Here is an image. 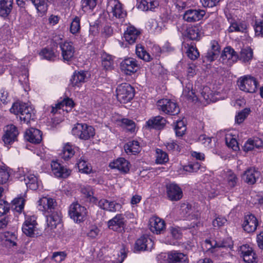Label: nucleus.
<instances>
[{"instance_id": "nucleus-24", "label": "nucleus", "mask_w": 263, "mask_h": 263, "mask_svg": "<svg viewBox=\"0 0 263 263\" xmlns=\"http://www.w3.org/2000/svg\"><path fill=\"white\" fill-rule=\"evenodd\" d=\"M98 206L103 209L109 212H115L121 209V205L114 201H110L105 199H101L98 202Z\"/></svg>"}, {"instance_id": "nucleus-6", "label": "nucleus", "mask_w": 263, "mask_h": 263, "mask_svg": "<svg viewBox=\"0 0 263 263\" xmlns=\"http://www.w3.org/2000/svg\"><path fill=\"white\" fill-rule=\"evenodd\" d=\"M69 214L76 222L80 223L85 219L86 209L78 203H73L69 207Z\"/></svg>"}, {"instance_id": "nucleus-29", "label": "nucleus", "mask_w": 263, "mask_h": 263, "mask_svg": "<svg viewBox=\"0 0 263 263\" xmlns=\"http://www.w3.org/2000/svg\"><path fill=\"white\" fill-rule=\"evenodd\" d=\"M165 123V119L160 116H158L149 119L146 122V126L151 128L160 129L162 128Z\"/></svg>"}, {"instance_id": "nucleus-38", "label": "nucleus", "mask_w": 263, "mask_h": 263, "mask_svg": "<svg viewBox=\"0 0 263 263\" xmlns=\"http://www.w3.org/2000/svg\"><path fill=\"white\" fill-rule=\"evenodd\" d=\"M86 78V73L84 71L75 72L70 79L72 86H79L82 83L85 82Z\"/></svg>"}, {"instance_id": "nucleus-1", "label": "nucleus", "mask_w": 263, "mask_h": 263, "mask_svg": "<svg viewBox=\"0 0 263 263\" xmlns=\"http://www.w3.org/2000/svg\"><path fill=\"white\" fill-rule=\"evenodd\" d=\"M10 111L14 115H19L20 120L26 123H28L34 115L33 107L28 103L21 102L14 103Z\"/></svg>"}, {"instance_id": "nucleus-30", "label": "nucleus", "mask_w": 263, "mask_h": 263, "mask_svg": "<svg viewBox=\"0 0 263 263\" xmlns=\"http://www.w3.org/2000/svg\"><path fill=\"white\" fill-rule=\"evenodd\" d=\"M51 213V214L47 215V224L51 229H53L61 222V214L58 212L52 211Z\"/></svg>"}, {"instance_id": "nucleus-64", "label": "nucleus", "mask_w": 263, "mask_h": 263, "mask_svg": "<svg viewBox=\"0 0 263 263\" xmlns=\"http://www.w3.org/2000/svg\"><path fill=\"white\" fill-rule=\"evenodd\" d=\"M170 233L172 237L176 239H179L181 236V233L180 230L178 227H171L170 228Z\"/></svg>"}, {"instance_id": "nucleus-21", "label": "nucleus", "mask_w": 263, "mask_h": 263, "mask_svg": "<svg viewBox=\"0 0 263 263\" xmlns=\"http://www.w3.org/2000/svg\"><path fill=\"white\" fill-rule=\"evenodd\" d=\"M109 166L116 168L123 173H127L130 167L129 162L123 158H119L110 163Z\"/></svg>"}, {"instance_id": "nucleus-34", "label": "nucleus", "mask_w": 263, "mask_h": 263, "mask_svg": "<svg viewBox=\"0 0 263 263\" xmlns=\"http://www.w3.org/2000/svg\"><path fill=\"white\" fill-rule=\"evenodd\" d=\"M13 0L0 1V15L7 17L12 9Z\"/></svg>"}, {"instance_id": "nucleus-7", "label": "nucleus", "mask_w": 263, "mask_h": 263, "mask_svg": "<svg viewBox=\"0 0 263 263\" xmlns=\"http://www.w3.org/2000/svg\"><path fill=\"white\" fill-rule=\"evenodd\" d=\"M126 220L124 216L121 214H117L107 221V227L114 231L122 233L124 231Z\"/></svg>"}, {"instance_id": "nucleus-8", "label": "nucleus", "mask_w": 263, "mask_h": 263, "mask_svg": "<svg viewBox=\"0 0 263 263\" xmlns=\"http://www.w3.org/2000/svg\"><path fill=\"white\" fill-rule=\"evenodd\" d=\"M18 131L17 127L13 124L7 125L4 129V134L3 136V141L4 145L8 147L17 140Z\"/></svg>"}, {"instance_id": "nucleus-58", "label": "nucleus", "mask_w": 263, "mask_h": 263, "mask_svg": "<svg viewBox=\"0 0 263 263\" xmlns=\"http://www.w3.org/2000/svg\"><path fill=\"white\" fill-rule=\"evenodd\" d=\"M191 88L190 85L186 87L183 90V95L193 101H197L198 99L197 97L192 89L190 90Z\"/></svg>"}, {"instance_id": "nucleus-51", "label": "nucleus", "mask_w": 263, "mask_h": 263, "mask_svg": "<svg viewBox=\"0 0 263 263\" xmlns=\"http://www.w3.org/2000/svg\"><path fill=\"white\" fill-rule=\"evenodd\" d=\"M81 29L80 18L78 16H76L71 23L70 30L72 34L78 33Z\"/></svg>"}, {"instance_id": "nucleus-10", "label": "nucleus", "mask_w": 263, "mask_h": 263, "mask_svg": "<svg viewBox=\"0 0 263 263\" xmlns=\"http://www.w3.org/2000/svg\"><path fill=\"white\" fill-rule=\"evenodd\" d=\"M37 225L35 216L27 217L22 226L23 232L28 236L34 237L37 231Z\"/></svg>"}, {"instance_id": "nucleus-22", "label": "nucleus", "mask_w": 263, "mask_h": 263, "mask_svg": "<svg viewBox=\"0 0 263 263\" xmlns=\"http://www.w3.org/2000/svg\"><path fill=\"white\" fill-rule=\"evenodd\" d=\"M150 229L157 234H160L165 229L164 221L157 217H153L149 220Z\"/></svg>"}, {"instance_id": "nucleus-62", "label": "nucleus", "mask_w": 263, "mask_h": 263, "mask_svg": "<svg viewBox=\"0 0 263 263\" xmlns=\"http://www.w3.org/2000/svg\"><path fill=\"white\" fill-rule=\"evenodd\" d=\"M254 30L256 35L263 37V22L256 21Z\"/></svg>"}, {"instance_id": "nucleus-18", "label": "nucleus", "mask_w": 263, "mask_h": 263, "mask_svg": "<svg viewBox=\"0 0 263 263\" xmlns=\"http://www.w3.org/2000/svg\"><path fill=\"white\" fill-rule=\"evenodd\" d=\"M204 15V10L190 9L185 12L183 19L187 22H194L200 20Z\"/></svg>"}, {"instance_id": "nucleus-5", "label": "nucleus", "mask_w": 263, "mask_h": 263, "mask_svg": "<svg viewBox=\"0 0 263 263\" xmlns=\"http://www.w3.org/2000/svg\"><path fill=\"white\" fill-rule=\"evenodd\" d=\"M116 93L118 100L122 103L130 101L135 95L134 88L127 83L119 85L116 89Z\"/></svg>"}, {"instance_id": "nucleus-20", "label": "nucleus", "mask_w": 263, "mask_h": 263, "mask_svg": "<svg viewBox=\"0 0 263 263\" xmlns=\"http://www.w3.org/2000/svg\"><path fill=\"white\" fill-rule=\"evenodd\" d=\"M233 247V242L230 238H227L222 240L215 241V253L218 254L219 251L221 250V254L223 256L228 253V248H232Z\"/></svg>"}, {"instance_id": "nucleus-42", "label": "nucleus", "mask_w": 263, "mask_h": 263, "mask_svg": "<svg viewBox=\"0 0 263 263\" xmlns=\"http://www.w3.org/2000/svg\"><path fill=\"white\" fill-rule=\"evenodd\" d=\"M136 52L139 58L146 62H149L152 59L151 55L140 45H137Z\"/></svg>"}, {"instance_id": "nucleus-28", "label": "nucleus", "mask_w": 263, "mask_h": 263, "mask_svg": "<svg viewBox=\"0 0 263 263\" xmlns=\"http://www.w3.org/2000/svg\"><path fill=\"white\" fill-rule=\"evenodd\" d=\"M168 262L188 263V259L186 255L184 254L174 251L168 254Z\"/></svg>"}, {"instance_id": "nucleus-40", "label": "nucleus", "mask_w": 263, "mask_h": 263, "mask_svg": "<svg viewBox=\"0 0 263 263\" xmlns=\"http://www.w3.org/2000/svg\"><path fill=\"white\" fill-rule=\"evenodd\" d=\"M102 65L106 70H111L114 68V61L111 55L103 53L101 54Z\"/></svg>"}, {"instance_id": "nucleus-45", "label": "nucleus", "mask_w": 263, "mask_h": 263, "mask_svg": "<svg viewBox=\"0 0 263 263\" xmlns=\"http://www.w3.org/2000/svg\"><path fill=\"white\" fill-rule=\"evenodd\" d=\"M200 29L197 26H193L187 29V36L192 40H198L200 35Z\"/></svg>"}, {"instance_id": "nucleus-53", "label": "nucleus", "mask_w": 263, "mask_h": 263, "mask_svg": "<svg viewBox=\"0 0 263 263\" xmlns=\"http://www.w3.org/2000/svg\"><path fill=\"white\" fill-rule=\"evenodd\" d=\"M225 48V53L227 55L228 60H232L233 62H236L238 60V54L231 47H227Z\"/></svg>"}, {"instance_id": "nucleus-15", "label": "nucleus", "mask_w": 263, "mask_h": 263, "mask_svg": "<svg viewBox=\"0 0 263 263\" xmlns=\"http://www.w3.org/2000/svg\"><path fill=\"white\" fill-rule=\"evenodd\" d=\"M258 225V220L254 215L251 214L245 216L242 228L246 232H254L256 230Z\"/></svg>"}, {"instance_id": "nucleus-31", "label": "nucleus", "mask_w": 263, "mask_h": 263, "mask_svg": "<svg viewBox=\"0 0 263 263\" xmlns=\"http://www.w3.org/2000/svg\"><path fill=\"white\" fill-rule=\"evenodd\" d=\"M34 5L37 12L40 15L43 16L48 9L47 2H51L53 0H30Z\"/></svg>"}, {"instance_id": "nucleus-13", "label": "nucleus", "mask_w": 263, "mask_h": 263, "mask_svg": "<svg viewBox=\"0 0 263 263\" xmlns=\"http://www.w3.org/2000/svg\"><path fill=\"white\" fill-rule=\"evenodd\" d=\"M56 205L55 200L50 197H43L38 201L39 209L48 213L52 212Z\"/></svg>"}, {"instance_id": "nucleus-11", "label": "nucleus", "mask_w": 263, "mask_h": 263, "mask_svg": "<svg viewBox=\"0 0 263 263\" xmlns=\"http://www.w3.org/2000/svg\"><path fill=\"white\" fill-rule=\"evenodd\" d=\"M121 70L125 74L131 75L137 71L139 65L137 61L133 58H127L124 60L120 64Z\"/></svg>"}, {"instance_id": "nucleus-35", "label": "nucleus", "mask_w": 263, "mask_h": 263, "mask_svg": "<svg viewBox=\"0 0 263 263\" xmlns=\"http://www.w3.org/2000/svg\"><path fill=\"white\" fill-rule=\"evenodd\" d=\"M24 181L27 187L32 190L37 189L39 182L37 177L34 175L28 174L25 175Z\"/></svg>"}, {"instance_id": "nucleus-41", "label": "nucleus", "mask_w": 263, "mask_h": 263, "mask_svg": "<svg viewBox=\"0 0 263 263\" xmlns=\"http://www.w3.org/2000/svg\"><path fill=\"white\" fill-rule=\"evenodd\" d=\"M74 105L73 101L72 99L68 98L63 100L62 101L58 102L55 105V106H53L51 110V112L55 114L59 109H61L64 106H68L69 107H72Z\"/></svg>"}, {"instance_id": "nucleus-26", "label": "nucleus", "mask_w": 263, "mask_h": 263, "mask_svg": "<svg viewBox=\"0 0 263 263\" xmlns=\"http://www.w3.org/2000/svg\"><path fill=\"white\" fill-rule=\"evenodd\" d=\"M140 35V31L134 26H129L124 34L125 41L130 44L135 43L138 37Z\"/></svg>"}, {"instance_id": "nucleus-59", "label": "nucleus", "mask_w": 263, "mask_h": 263, "mask_svg": "<svg viewBox=\"0 0 263 263\" xmlns=\"http://www.w3.org/2000/svg\"><path fill=\"white\" fill-rule=\"evenodd\" d=\"M40 54L43 57V58L48 60H54L56 57L52 50L46 48L41 51Z\"/></svg>"}, {"instance_id": "nucleus-60", "label": "nucleus", "mask_w": 263, "mask_h": 263, "mask_svg": "<svg viewBox=\"0 0 263 263\" xmlns=\"http://www.w3.org/2000/svg\"><path fill=\"white\" fill-rule=\"evenodd\" d=\"M200 167V165L198 162L194 163H190L183 167V170L186 172L190 173L196 172Z\"/></svg>"}, {"instance_id": "nucleus-32", "label": "nucleus", "mask_w": 263, "mask_h": 263, "mask_svg": "<svg viewBox=\"0 0 263 263\" xmlns=\"http://www.w3.org/2000/svg\"><path fill=\"white\" fill-rule=\"evenodd\" d=\"M253 50L249 47H246L241 49L239 54H238V60L242 63H249L253 58Z\"/></svg>"}, {"instance_id": "nucleus-19", "label": "nucleus", "mask_w": 263, "mask_h": 263, "mask_svg": "<svg viewBox=\"0 0 263 263\" xmlns=\"http://www.w3.org/2000/svg\"><path fill=\"white\" fill-rule=\"evenodd\" d=\"M51 171L57 177L66 178L70 174V170L62 166L57 161H53L51 163Z\"/></svg>"}, {"instance_id": "nucleus-54", "label": "nucleus", "mask_w": 263, "mask_h": 263, "mask_svg": "<svg viewBox=\"0 0 263 263\" xmlns=\"http://www.w3.org/2000/svg\"><path fill=\"white\" fill-rule=\"evenodd\" d=\"M81 192L86 197L90 198V201L92 202H97V198L95 197H91L93 195V191L92 189L89 186H83L81 188Z\"/></svg>"}, {"instance_id": "nucleus-61", "label": "nucleus", "mask_w": 263, "mask_h": 263, "mask_svg": "<svg viewBox=\"0 0 263 263\" xmlns=\"http://www.w3.org/2000/svg\"><path fill=\"white\" fill-rule=\"evenodd\" d=\"M203 98L206 101H211L214 97V95L212 92V91L210 89V88L208 86L204 87L203 90L201 93Z\"/></svg>"}, {"instance_id": "nucleus-23", "label": "nucleus", "mask_w": 263, "mask_h": 263, "mask_svg": "<svg viewBox=\"0 0 263 263\" xmlns=\"http://www.w3.org/2000/svg\"><path fill=\"white\" fill-rule=\"evenodd\" d=\"M25 138L33 143H39L42 140L41 132L36 128H31L26 131Z\"/></svg>"}, {"instance_id": "nucleus-52", "label": "nucleus", "mask_w": 263, "mask_h": 263, "mask_svg": "<svg viewBox=\"0 0 263 263\" xmlns=\"http://www.w3.org/2000/svg\"><path fill=\"white\" fill-rule=\"evenodd\" d=\"M25 199L23 197H18L13 200V204L14 206V209L18 213H21L24 209Z\"/></svg>"}, {"instance_id": "nucleus-46", "label": "nucleus", "mask_w": 263, "mask_h": 263, "mask_svg": "<svg viewBox=\"0 0 263 263\" xmlns=\"http://www.w3.org/2000/svg\"><path fill=\"white\" fill-rule=\"evenodd\" d=\"M98 0H81V8L84 12L92 10L97 5Z\"/></svg>"}, {"instance_id": "nucleus-25", "label": "nucleus", "mask_w": 263, "mask_h": 263, "mask_svg": "<svg viewBox=\"0 0 263 263\" xmlns=\"http://www.w3.org/2000/svg\"><path fill=\"white\" fill-rule=\"evenodd\" d=\"M153 244V241L150 238L145 236H141L136 241L135 249L137 251L151 250Z\"/></svg>"}, {"instance_id": "nucleus-2", "label": "nucleus", "mask_w": 263, "mask_h": 263, "mask_svg": "<svg viewBox=\"0 0 263 263\" xmlns=\"http://www.w3.org/2000/svg\"><path fill=\"white\" fill-rule=\"evenodd\" d=\"M72 134L75 137L84 140L93 138L95 130L93 127L85 123H77L72 128Z\"/></svg>"}, {"instance_id": "nucleus-14", "label": "nucleus", "mask_w": 263, "mask_h": 263, "mask_svg": "<svg viewBox=\"0 0 263 263\" xmlns=\"http://www.w3.org/2000/svg\"><path fill=\"white\" fill-rule=\"evenodd\" d=\"M260 175L259 171L255 167H249L245 171L242 179L245 182L250 185L254 184Z\"/></svg>"}, {"instance_id": "nucleus-48", "label": "nucleus", "mask_w": 263, "mask_h": 263, "mask_svg": "<svg viewBox=\"0 0 263 263\" xmlns=\"http://www.w3.org/2000/svg\"><path fill=\"white\" fill-rule=\"evenodd\" d=\"M121 126L130 132H134L135 129V123L131 120L128 119H123L120 121Z\"/></svg>"}, {"instance_id": "nucleus-33", "label": "nucleus", "mask_w": 263, "mask_h": 263, "mask_svg": "<svg viewBox=\"0 0 263 263\" xmlns=\"http://www.w3.org/2000/svg\"><path fill=\"white\" fill-rule=\"evenodd\" d=\"M228 21L230 24L228 30L230 32L234 31L243 32L247 29V25L243 22H238L232 18H228Z\"/></svg>"}, {"instance_id": "nucleus-17", "label": "nucleus", "mask_w": 263, "mask_h": 263, "mask_svg": "<svg viewBox=\"0 0 263 263\" xmlns=\"http://www.w3.org/2000/svg\"><path fill=\"white\" fill-rule=\"evenodd\" d=\"M239 252L246 263H256V257L252 248L248 245H244L240 247Z\"/></svg>"}, {"instance_id": "nucleus-36", "label": "nucleus", "mask_w": 263, "mask_h": 263, "mask_svg": "<svg viewBox=\"0 0 263 263\" xmlns=\"http://www.w3.org/2000/svg\"><path fill=\"white\" fill-rule=\"evenodd\" d=\"M124 150L128 155H135L140 151V147L139 142L137 141H129L125 144Z\"/></svg>"}, {"instance_id": "nucleus-43", "label": "nucleus", "mask_w": 263, "mask_h": 263, "mask_svg": "<svg viewBox=\"0 0 263 263\" xmlns=\"http://www.w3.org/2000/svg\"><path fill=\"white\" fill-rule=\"evenodd\" d=\"M225 140L227 145L232 148L234 151L239 150V147L238 143L235 138L231 134H227L225 137Z\"/></svg>"}, {"instance_id": "nucleus-39", "label": "nucleus", "mask_w": 263, "mask_h": 263, "mask_svg": "<svg viewBox=\"0 0 263 263\" xmlns=\"http://www.w3.org/2000/svg\"><path fill=\"white\" fill-rule=\"evenodd\" d=\"M78 148L69 144H66L63 147L61 157L65 160H67L71 158L75 154L76 150Z\"/></svg>"}, {"instance_id": "nucleus-57", "label": "nucleus", "mask_w": 263, "mask_h": 263, "mask_svg": "<svg viewBox=\"0 0 263 263\" xmlns=\"http://www.w3.org/2000/svg\"><path fill=\"white\" fill-rule=\"evenodd\" d=\"M10 177L8 170L4 167H0V184H4L7 182Z\"/></svg>"}, {"instance_id": "nucleus-56", "label": "nucleus", "mask_w": 263, "mask_h": 263, "mask_svg": "<svg viewBox=\"0 0 263 263\" xmlns=\"http://www.w3.org/2000/svg\"><path fill=\"white\" fill-rule=\"evenodd\" d=\"M6 241L7 245L10 247H13L16 245V237L14 233L7 232L5 234Z\"/></svg>"}, {"instance_id": "nucleus-4", "label": "nucleus", "mask_w": 263, "mask_h": 263, "mask_svg": "<svg viewBox=\"0 0 263 263\" xmlns=\"http://www.w3.org/2000/svg\"><path fill=\"white\" fill-rule=\"evenodd\" d=\"M237 85L241 90L252 93L256 92L258 82L254 77L250 75H246L238 79Z\"/></svg>"}, {"instance_id": "nucleus-16", "label": "nucleus", "mask_w": 263, "mask_h": 263, "mask_svg": "<svg viewBox=\"0 0 263 263\" xmlns=\"http://www.w3.org/2000/svg\"><path fill=\"white\" fill-rule=\"evenodd\" d=\"M166 193L168 199L172 201H177L182 197L181 188L175 183H171L166 186Z\"/></svg>"}, {"instance_id": "nucleus-3", "label": "nucleus", "mask_w": 263, "mask_h": 263, "mask_svg": "<svg viewBox=\"0 0 263 263\" xmlns=\"http://www.w3.org/2000/svg\"><path fill=\"white\" fill-rule=\"evenodd\" d=\"M158 109L163 113L175 116L180 112V108L177 103L171 99H162L157 103Z\"/></svg>"}, {"instance_id": "nucleus-44", "label": "nucleus", "mask_w": 263, "mask_h": 263, "mask_svg": "<svg viewBox=\"0 0 263 263\" xmlns=\"http://www.w3.org/2000/svg\"><path fill=\"white\" fill-rule=\"evenodd\" d=\"M77 165L79 171L82 173L89 174L91 172V166L82 157L80 159Z\"/></svg>"}, {"instance_id": "nucleus-63", "label": "nucleus", "mask_w": 263, "mask_h": 263, "mask_svg": "<svg viewBox=\"0 0 263 263\" xmlns=\"http://www.w3.org/2000/svg\"><path fill=\"white\" fill-rule=\"evenodd\" d=\"M214 60V45L211 46V49L209 50L205 55L203 60L204 62H212Z\"/></svg>"}, {"instance_id": "nucleus-49", "label": "nucleus", "mask_w": 263, "mask_h": 263, "mask_svg": "<svg viewBox=\"0 0 263 263\" xmlns=\"http://www.w3.org/2000/svg\"><path fill=\"white\" fill-rule=\"evenodd\" d=\"M174 129L177 136H182L186 130V126L182 120L177 121L175 123Z\"/></svg>"}, {"instance_id": "nucleus-47", "label": "nucleus", "mask_w": 263, "mask_h": 263, "mask_svg": "<svg viewBox=\"0 0 263 263\" xmlns=\"http://www.w3.org/2000/svg\"><path fill=\"white\" fill-rule=\"evenodd\" d=\"M156 152V162L159 164H163L168 161V157L167 153L160 149H157Z\"/></svg>"}, {"instance_id": "nucleus-50", "label": "nucleus", "mask_w": 263, "mask_h": 263, "mask_svg": "<svg viewBox=\"0 0 263 263\" xmlns=\"http://www.w3.org/2000/svg\"><path fill=\"white\" fill-rule=\"evenodd\" d=\"M250 112V109L246 108L239 112L235 116V122L237 124H240L245 120Z\"/></svg>"}, {"instance_id": "nucleus-37", "label": "nucleus", "mask_w": 263, "mask_h": 263, "mask_svg": "<svg viewBox=\"0 0 263 263\" xmlns=\"http://www.w3.org/2000/svg\"><path fill=\"white\" fill-rule=\"evenodd\" d=\"M159 5L157 0H141L138 8L143 11L152 10Z\"/></svg>"}, {"instance_id": "nucleus-55", "label": "nucleus", "mask_w": 263, "mask_h": 263, "mask_svg": "<svg viewBox=\"0 0 263 263\" xmlns=\"http://www.w3.org/2000/svg\"><path fill=\"white\" fill-rule=\"evenodd\" d=\"M187 57L192 60H196L199 56V53L196 47L192 45L186 51Z\"/></svg>"}, {"instance_id": "nucleus-12", "label": "nucleus", "mask_w": 263, "mask_h": 263, "mask_svg": "<svg viewBox=\"0 0 263 263\" xmlns=\"http://www.w3.org/2000/svg\"><path fill=\"white\" fill-rule=\"evenodd\" d=\"M61 54L64 61H69L74 56L75 48L71 42L65 41L59 43Z\"/></svg>"}, {"instance_id": "nucleus-9", "label": "nucleus", "mask_w": 263, "mask_h": 263, "mask_svg": "<svg viewBox=\"0 0 263 263\" xmlns=\"http://www.w3.org/2000/svg\"><path fill=\"white\" fill-rule=\"evenodd\" d=\"M107 9L116 18H124L126 13L118 0H107Z\"/></svg>"}, {"instance_id": "nucleus-27", "label": "nucleus", "mask_w": 263, "mask_h": 263, "mask_svg": "<svg viewBox=\"0 0 263 263\" xmlns=\"http://www.w3.org/2000/svg\"><path fill=\"white\" fill-rule=\"evenodd\" d=\"M263 147V142L259 138L249 139L243 146V150L245 152L260 150Z\"/></svg>"}]
</instances>
